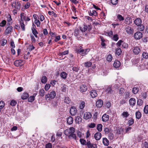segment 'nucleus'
<instances>
[{
	"mask_svg": "<svg viewBox=\"0 0 148 148\" xmlns=\"http://www.w3.org/2000/svg\"><path fill=\"white\" fill-rule=\"evenodd\" d=\"M6 23V21L5 20H3L0 23V26L3 27L5 26Z\"/></svg>",
	"mask_w": 148,
	"mask_h": 148,
	"instance_id": "obj_47",
	"label": "nucleus"
},
{
	"mask_svg": "<svg viewBox=\"0 0 148 148\" xmlns=\"http://www.w3.org/2000/svg\"><path fill=\"white\" fill-rule=\"evenodd\" d=\"M89 15L90 16H96L97 15V14L96 11L95 10H93L92 11H90L89 13Z\"/></svg>",
	"mask_w": 148,
	"mask_h": 148,
	"instance_id": "obj_28",
	"label": "nucleus"
},
{
	"mask_svg": "<svg viewBox=\"0 0 148 148\" xmlns=\"http://www.w3.org/2000/svg\"><path fill=\"white\" fill-rule=\"evenodd\" d=\"M73 121V118L71 116H69L67 119V122L69 125L72 124Z\"/></svg>",
	"mask_w": 148,
	"mask_h": 148,
	"instance_id": "obj_21",
	"label": "nucleus"
},
{
	"mask_svg": "<svg viewBox=\"0 0 148 148\" xmlns=\"http://www.w3.org/2000/svg\"><path fill=\"white\" fill-rule=\"evenodd\" d=\"M133 50V53L136 55L138 54L140 51V48L137 47H134Z\"/></svg>",
	"mask_w": 148,
	"mask_h": 148,
	"instance_id": "obj_8",
	"label": "nucleus"
},
{
	"mask_svg": "<svg viewBox=\"0 0 148 148\" xmlns=\"http://www.w3.org/2000/svg\"><path fill=\"white\" fill-rule=\"evenodd\" d=\"M125 30L126 32L128 34H132L134 30L133 28L129 26H126L125 28Z\"/></svg>",
	"mask_w": 148,
	"mask_h": 148,
	"instance_id": "obj_5",
	"label": "nucleus"
},
{
	"mask_svg": "<svg viewBox=\"0 0 148 148\" xmlns=\"http://www.w3.org/2000/svg\"><path fill=\"white\" fill-rule=\"evenodd\" d=\"M17 103L16 101L15 100H12L10 103V105L12 106H15Z\"/></svg>",
	"mask_w": 148,
	"mask_h": 148,
	"instance_id": "obj_40",
	"label": "nucleus"
},
{
	"mask_svg": "<svg viewBox=\"0 0 148 148\" xmlns=\"http://www.w3.org/2000/svg\"><path fill=\"white\" fill-rule=\"evenodd\" d=\"M34 22L37 27H39L40 25V22L38 19L35 20Z\"/></svg>",
	"mask_w": 148,
	"mask_h": 148,
	"instance_id": "obj_59",
	"label": "nucleus"
},
{
	"mask_svg": "<svg viewBox=\"0 0 148 148\" xmlns=\"http://www.w3.org/2000/svg\"><path fill=\"white\" fill-rule=\"evenodd\" d=\"M47 81V77L45 76H43L42 78L41 82L42 83H45Z\"/></svg>",
	"mask_w": 148,
	"mask_h": 148,
	"instance_id": "obj_35",
	"label": "nucleus"
},
{
	"mask_svg": "<svg viewBox=\"0 0 148 148\" xmlns=\"http://www.w3.org/2000/svg\"><path fill=\"white\" fill-rule=\"evenodd\" d=\"M136 117L138 119H139L141 117L142 114L140 111H138L136 112Z\"/></svg>",
	"mask_w": 148,
	"mask_h": 148,
	"instance_id": "obj_25",
	"label": "nucleus"
},
{
	"mask_svg": "<svg viewBox=\"0 0 148 148\" xmlns=\"http://www.w3.org/2000/svg\"><path fill=\"white\" fill-rule=\"evenodd\" d=\"M129 103L130 106H134L135 105L136 101L135 99L134 98H131L129 100Z\"/></svg>",
	"mask_w": 148,
	"mask_h": 148,
	"instance_id": "obj_12",
	"label": "nucleus"
},
{
	"mask_svg": "<svg viewBox=\"0 0 148 148\" xmlns=\"http://www.w3.org/2000/svg\"><path fill=\"white\" fill-rule=\"evenodd\" d=\"M66 88L67 86L65 84H64L61 87V91L62 92H65L66 90Z\"/></svg>",
	"mask_w": 148,
	"mask_h": 148,
	"instance_id": "obj_46",
	"label": "nucleus"
},
{
	"mask_svg": "<svg viewBox=\"0 0 148 148\" xmlns=\"http://www.w3.org/2000/svg\"><path fill=\"white\" fill-rule=\"evenodd\" d=\"M143 36L142 33L140 32H137L134 34V37L135 39L139 40Z\"/></svg>",
	"mask_w": 148,
	"mask_h": 148,
	"instance_id": "obj_4",
	"label": "nucleus"
},
{
	"mask_svg": "<svg viewBox=\"0 0 148 148\" xmlns=\"http://www.w3.org/2000/svg\"><path fill=\"white\" fill-rule=\"evenodd\" d=\"M144 111L145 114H148V105H147L145 107Z\"/></svg>",
	"mask_w": 148,
	"mask_h": 148,
	"instance_id": "obj_53",
	"label": "nucleus"
},
{
	"mask_svg": "<svg viewBox=\"0 0 148 148\" xmlns=\"http://www.w3.org/2000/svg\"><path fill=\"white\" fill-rule=\"evenodd\" d=\"M106 92L107 93L109 94H111L113 93V91L112 90L110 86H108L106 90Z\"/></svg>",
	"mask_w": 148,
	"mask_h": 148,
	"instance_id": "obj_16",
	"label": "nucleus"
},
{
	"mask_svg": "<svg viewBox=\"0 0 148 148\" xmlns=\"http://www.w3.org/2000/svg\"><path fill=\"white\" fill-rule=\"evenodd\" d=\"M80 31L77 29H75L74 32V34L76 37L78 36L80 33Z\"/></svg>",
	"mask_w": 148,
	"mask_h": 148,
	"instance_id": "obj_30",
	"label": "nucleus"
},
{
	"mask_svg": "<svg viewBox=\"0 0 148 148\" xmlns=\"http://www.w3.org/2000/svg\"><path fill=\"white\" fill-rule=\"evenodd\" d=\"M130 114L128 113L127 112H123L121 114V116H123V117L127 118L129 116Z\"/></svg>",
	"mask_w": 148,
	"mask_h": 148,
	"instance_id": "obj_27",
	"label": "nucleus"
},
{
	"mask_svg": "<svg viewBox=\"0 0 148 148\" xmlns=\"http://www.w3.org/2000/svg\"><path fill=\"white\" fill-rule=\"evenodd\" d=\"M123 42V41L121 40H120L118 41L116 43V45L118 47H121V45Z\"/></svg>",
	"mask_w": 148,
	"mask_h": 148,
	"instance_id": "obj_58",
	"label": "nucleus"
},
{
	"mask_svg": "<svg viewBox=\"0 0 148 148\" xmlns=\"http://www.w3.org/2000/svg\"><path fill=\"white\" fill-rule=\"evenodd\" d=\"M138 30L140 31H143L145 29L144 25L141 24L139 25H138Z\"/></svg>",
	"mask_w": 148,
	"mask_h": 148,
	"instance_id": "obj_26",
	"label": "nucleus"
},
{
	"mask_svg": "<svg viewBox=\"0 0 148 148\" xmlns=\"http://www.w3.org/2000/svg\"><path fill=\"white\" fill-rule=\"evenodd\" d=\"M143 148H148V143L144 142L143 143Z\"/></svg>",
	"mask_w": 148,
	"mask_h": 148,
	"instance_id": "obj_61",
	"label": "nucleus"
},
{
	"mask_svg": "<svg viewBox=\"0 0 148 148\" xmlns=\"http://www.w3.org/2000/svg\"><path fill=\"white\" fill-rule=\"evenodd\" d=\"M102 125L101 124H98L97 127V129L99 132H101L102 130Z\"/></svg>",
	"mask_w": 148,
	"mask_h": 148,
	"instance_id": "obj_37",
	"label": "nucleus"
},
{
	"mask_svg": "<svg viewBox=\"0 0 148 148\" xmlns=\"http://www.w3.org/2000/svg\"><path fill=\"white\" fill-rule=\"evenodd\" d=\"M143 103V101L141 99H139L137 101V104L139 106H141Z\"/></svg>",
	"mask_w": 148,
	"mask_h": 148,
	"instance_id": "obj_55",
	"label": "nucleus"
},
{
	"mask_svg": "<svg viewBox=\"0 0 148 148\" xmlns=\"http://www.w3.org/2000/svg\"><path fill=\"white\" fill-rule=\"evenodd\" d=\"M5 104L4 102L3 101H0V108L2 109L4 107Z\"/></svg>",
	"mask_w": 148,
	"mask_h": 148,
	"instance_id": "obj_51",
	"label": "nucleus"
},
{
	"mask_svg": "<svg viewBox=\"0 0 148 148\" xmlns=\"http://www.w3.org/2000/svg\"><path fill=\"white\" fill-rule=\"evenodd\" d=\"M80 88L81 92H83L87 90V87L85 85H82L81 86Z\"/></svg>",
	"mask_w": 148,
	"mask_h": 148,
	"instance_id": "obj_19",
	"label": "nucleus"
},
{
	"mask_svg": "<svg viewBox=\"0 0 148 148\" xmlns=\"http://www.w3.org/2000/svg\"><path fill=\"white\" fill-rule=\"evenodd\" d=\"M52 145L50 143H47L45 145L46 148H52Z\"/></svg>",
	"mask_w": 148,
	"mask_h": 148,
	"instance_id": "obj_64",
	"label": "nucleus"
},
{
	"mask_svg": "<svg viewBox=\"0 0 148 148\" xmlns=\"http://www.w3.org/2000/svg\"><path fill=\"white\" fill-rule=\"evenodd\" d=\"M121 63L120 62L117 60H115L113 64V66L115 68H118L120 66Z\"/></svg>",
	"mask_w": 148,
	"mask_h": 148,
	"instance_id": "obj_17",
	"label": "nucleus"
},
{
	"mask_svg": "<svg viewBox=\"0 0 148 148\" xmlns=\"http://www.w3.org/2000/svg\"><path fill=\"white\" fill-rule=\"evenodd\" d=\"M50 86V85L49 84H47L45 87V90L46 91L48 90Z\"/></svg>",
	"mask_w": 148,
	"mask_h": 148,
	"instance_id": "obj_62",
	"label": "nucleus"
},
{
	"mask_svg": "<svg viewBox=\"0 0 148 148\" xmlns=\"http://www.w3.org/2000/svg\"><path fill=\"white\" fill-rule=\"evenodd\" d=\"M134 122V120L133 118H130L128 121L130 126L132 125Z\"/></svg>",
	"mask_w": 148,
	"mask_h": 148,
	"instance_id": "obj_44",
	"label": "nucleus"
},
{
	"mask_svg": "<svg viewBox=\"0 0 148 148\" xmlns=\"http://www.w3.org/2000/svg\"><path fill=\"white\" fill-rule=\"evenodd\" d=\"M45 93V92L44 89H41L39 91V95L42 97H43Z\"/></svg>",
	"mask_w": 148,
	"mask_h": 148,
	"instance_id": "obj_31",
	"label": "nucleus"
},
{
	"mask_svg": "<svg viewBox=\"0 0 148 148\" xmlns=\"http://www.w3.org/2000/svg\"><path fill=\"white\" fill-rule=\"evenodd\" d=\"M29 95L27 93H23L21 96V98L23 99H27L29 97Z\"/></svg>",
	"mask_w": 148,
	"mask_h": 148,
	"instance_id": "obj_23",
	"label": "nucleus"
},
{
	"mask_svg": "<svg viewBox=\"0 0 148 148\" xmlns=\"http://www.w3.org/2000/svg\"><path fill=\"white\" fill-rule=\"evenodd\" d=\"M102 118L103 121L106 122L109 120V116L108 115H106V114H104L102 116Z\"/></svg>",
	"mask_w": 148,
	"mask_h": 148,
	"instance_id": "obj_15",
	"label": "nucleus"
},
{
	"mask_svg": "<svg viewBox=\"0 0 148 148\" xmlns=\"http://www.w3.org/2000/svg\"><path fill=\"white\" fill-rule=\"evenodd\" d=\"M70 112L71 115H75L77 112V109L74 106L71 107L70 110Z\"/></svg>",
	"mask_w": 148,
	"mask_h": 148,
	"instance_id": "obj_7",
	"label": "nucleus"
},
{
	"mask_svg": "<svg viewBox=\"0 0 148 148\" xmlns=\"http://www.w3.org/2000/svg\"><path fill=\"white\" fill-rule=\"evenodd\" d=\"M21 4L18 1H14L12 3V6L13 7L17 10H20V9Z\"/></svg>",
	"mask_w": 148,
	"mask_h": 148,
	"instance_id": "obj_3",
	"label": "nucleus"
},
{
	"mask_svg": "<svg viewBox=\"0 0 148 148\" xmlns=\"http://www.w3.org/2000/svg\"><path fill=\"white\" fill-rule=\"evenodd\" d=\"M80 142L83 145H85V143H86L85 140L83 139H80Z\"/></svg>",
	"mask_w": 148,
	"mask_h": 148,
	"instance_id": "obj_63",
	"label": "nucleus"
},
{
	"mask_svg": "<svg viewBox=\"0 0 148 148\" xmlns=\"http://www.w3.org/2000/svg\"><path fill=\"white\" fill-rule=\"evenodd\" d=\"M112 39L115 41H117L119 39L118 35L117 34L114 35L112 37Z\"/></svg>",
	"mask_w": 148,
	"mask_h": 148,
	"instance_id": "obj_48",
	"label": "nucleus"
},
{
	"mask_svg": "<svg viewBox=\"0 0 148 148\" xmlns=\"http://www.w3.org/2000/svg\"><path fill=\"white\" fill-rule=\"evenodd\" d=\"M112 57L111 54L108 55L107 58L106 60L109 62H110L112 61Z\"/></svg>",
	"mask_w": 148,
	"mask_h": 148,
	"instance_id": "obj_36",
	"label": "nucleus"
},
{
	"mask_svg": "<svg viewBox=\"0 0 148 148\" xmlns=\"http://www.w3.org/2000/svg\"><path fill=\"white\" fill-rule=\"evenodd\" d=\"M21 27L23 31L25 30V26L23 22L20 21Z\"/></svg>",
	"mask_w": 148,
	"mask_h": 148,
	"instance_id": "obj_49",
	"label": "nucleus"
},
{
	"mask_svg": "<svg viewBox=\"0 0 148 148\" xmlns=\"http://www.w3.org/2000/svg\"><path fill=\"white\" fill-rule=\"evenodd\" d=\"M21 21H23V20H25L26 18V17L25 15H24V14L23 13H22L21 14Z\"/></svg>",
	"mask_w": 148,
	"mask_h": 148,
	"instance_id": "obj_38",
	"label": "nucleus"
},
{
	"mask_svg": "<svg viewBox=\"0 0 148 148\" xmlns=\"http://www.w3.org/2000/svg\"><path fill=\"white\" fill-rule=\"evenodd\" d=\"M138 88L135 87L133 88L132 90V92L134 94H136L138 93Z\"/></svg>",
	"mask_w": 148,
	"mask_h": 148,
	"instance_id": "obj_42",
	"label": "nucleus"
},
{
	"mask_svg": "<svg viewBox=\"0 0 148 148\" xmlns=\"http://www.w3.org/2000/svg\"><path fill=\"white\" fill-rule=\"evenodd\" d=\"M103 143L105 146H107L109 144V141L106 138H103Z\"/></svg>",
	"mask_w": 148,
	"mask_h": 148,
	"instance_id": "obj_20",
	"label": "nucleus"
},
{
	"mask_svg": "<svg viewBox=\"0 0 148 148\" xmlns=\"http://www.w3.org/2000/svg\"><path fill=\"white\" fill-rule=\"evenodd\" d=\"M107 135L110 139L111 140L113 139L114 137V135L113 133L110 132Z\"/></svg>",
	"mask_w": 148,
	"mask_h": 148,
	"instance_id": "obj_41",
	"label": "nucleus"
},
{
	"mask_svg": "<svg viewBox=\"0 0 148 148\" xmlns=\"http://www.w3.org/2000/svg\"><path fill=\"white\" fill-rule=\"evenodd\" d=\"M122 52L120 48H118L116 50V54L118 56H120Z\"/></svg>",
	"mask_w": 148,
	"mask_h": 148,
	"instance_id": "obj_29",
	"label": "nucleus"
},
{
	"mask_svg": "<svg viewBox=\"0 0 148 148\" xmlns=\"http://www.w3.org/2000/svg\"><path fill=\"white\" fill-rule=\"evenodd\" d=\"M75 131V129L73 127L70 128L69 129H67L64 131V134L68 137L71 133H74Z\"/></svg>",
	"mask_w": 148,
	"mask_h": 148,
	"instance_id": "obj_2",
	"label": "nucleus"
},
{
	"mask_svg": "<svg viewBox=\"0 0 148 148\" xmlns=\"http://www.w3.org/2000/svg\"><path fill=\"white\" fill-rule=\"evenodd\" d=\"M68 53V50H66L60 53V56H63L67 54Z\"/></svg>",
	"mask_w": 148,
	"mask_h": 148,
	"instance_id": "obj_52",
	"label": "nucleus"
},
{
	"mask_svg": "<svg viewBox=\"0 0 148 148\" xmlns=\"http://www.w3.org/2000/svg\"><path fill=\"white\" fill-rule=\"evenodd\" d=\"M74 133H71L70 135L68 137L69 138H72L76 140V135Z\"/></svg>",
	"mask_w": 148,
	"mask_h": 148,
	"instance_id": "obj_33",
	"label": "nucleus"
},
{
	"mask_svg": "<svg viewBox=\"0 0 148 148\" xmlns=\"http://www.w3.org/2000/svg\"><path fill=\"white\" fill-rule=\"evenodd\" d=\"M90 95L92 98H95L97 95V91L95 90H92L90 92Z\"/></svg>",
	"mask_w": 148,
	"mask_h": 148,
	"instance_id": "obj_13",
	"label": "nucleus"
},
{
	"mask_svg": "<svg viewBox=\"0 0 148 148\" xmlns=\"http://www.w3.org/2000/svg\"><path fill=\"white\" fill-rule=\"evenodd\" d=\"M128 47V45L127 43L124 42L123 41L122 42L121 47L124 48H126Z\"/></svg>",
	"mask_w": 148,
	"mask_h": 148,
	"instance_id": "obj_54",
	"label": "nucleus"
},
{
	"mask_svg": "<svg viewBox=\"0 0 148 148\" xmlns=\"http://www.w3.org/2000/svg\"><path fill=\"white\" fill-rule=\"evenodd\" d=\"M24 63L23 61L22 60H18L15 61L14 62V65L16 66L22 65Z\"/></svg>",
	"mask_w": 148,
	"mask_h": 148,
	"instance_id": "obj_6",
	"label": "nucleus"
},
{
	"mask_svg": "<svg viewBox=\"0 0 148 148\" xmlns=\"http://www.w3.org/2000/svg\"><path fill=\"white\" fill-rule=\"evenodd\" d=\"M75 121L77 123H79L82 121V119L79 116H77L76 118Z\"/></svg>",
	"mask_w": 148,
	"mask_h": 148,
	"instance_id": "obj_43",
	"label": "nucleus"
},
{
	"mask_svg": "<svg viewBox=\"0 0 148 148\" xmlns=\"http://www.w3.org/2000/svg\"><path fill=\"white\" fill-rule=\"evenodd\" d=\"M13 27L12 26L8 27L5 30V33L8 34L10 33L12 31Z\"/></svg>",
	"mask_w": 148,
	"mask_h": 148,
	"instance_id": "obj_18",
	"label": "nucleus"
},
{
	"mask_svg": "<svg viewBox=\"0 0 148 148\" xmlns=\"http://www.w3.org/2000/svg\"><path fill=\"white\" fill-rule=\"evenodd\" d=\"M77 53H84V50L83 49H77Z\"/></svg>",
	"mask_w": 148,
	"mask_h": 148,
	"instance_id": "obj_56",
	"label": "nucleus"
},
{
	"mask_svg": "<svg viewBox=\"0 0 148 148\" xmlns=\"http://www.w3.org/2000/svg\"><path fill=\"white\" fill-rule=\"evenodd\" d=\"M134 24L137 26L140 25L142 23V20L139 18H136L134 21Z\"/></svg>",
	"mask_w": 148,
	"mask_h": 148,
	"instance_id": "obj_11",
	"label": "nucleus"
},
{
	"mask_svg": "<svg viewBox=\"0 0 148 148\" xmlns=\"http://www.w3.org/2000/svg\"><path fill=\"white\" fill-rule=\"evenodd\" d=\"M89 51L90 49H86L85 50H84V53H82V56H84L87 54V52Z\"/></svg>",
	"mask_w": 148,
	"mask_h": 148,
	"instance_id": "obj_50",
	"label": "nucleus"
},
{
	"mask_svg": "<svg viewBox=\"0 0 148 148\" xmlns=\"http://www.w3.org/2000/svg\"><path fill=\"white\" fill-rule=\"evenodd\" d=\"M67 75V74L65 72L63 71L61 73L60 76L63 79H65L66 78Z\"/></svg>",
	"mask_w": 148,
	"mask_h": 148,
	"instance_id": "obj_22",
	"label": "nucleus"
},
{
	"mask_svg": "<svg viewBox=\"0 0 148 148\" xmlns=\"http://www.w3.org/2000/svg\"><path fill=\"white\" fill-rule=\"evenodd\" d=\"M91 114L90 112H86L84 114V118L87 120L91 118Z\"/></svg>",
	"mask_w": 148,
	"mask_h": 148,
	"instance_id": "obj_9",
	"label": "nucleus"
},
{
	"mask_svg": "<svg viewBox=\"0 0 148 148\" xmlns=\"http://www.w3.org/2000/svg\"><path fill=\"white\" fill-rule=\"evenodd\" d=\"M118 19L119 21H122L124 20V18L120 14H118L117 16Z\"/></svg>",
	"mask_w": 148,
	"mask_h": 148,
	"instance_id": "obj_57",
	"label": "nucleus"
},
{
	"mask_svg": "<svg viewBox=\"0 0 148 148\" xmlns=\"http://www.w3.org/2000/svg\"><path fill=\"white\" fill-rule=\"evenodd\" d=\"M103 104V101L101 99L98 100L96 103V106L98 107H101Z\"/></svg>",
	"mask_w": 148,
	"mask_h": 148,
	"instance_id": "obj_14",
	"label": "nucleus"
},
{
	"mask_svg": "<svg viewBox=\"0 0 148 148\" xmlns=\"http://www.w3.org/2000/svg\"><path fill=\"white\" fill-rule=\"evenodd\" d=\"M64 101L65 103H66L68 104H69L71 101L69 97H65Z\"/></svg>",
	"mask_w": 148,
	"mask_h": 148,
	"instance_id": "obj_34",
	"label": "nucleus"
},
{
	"mask_svg": "<svg viewBox=\"0 0 148 148\" xmlns=\"http://www.w3.org/2000/svg\"><path fill=\"white\" fill-rule=\"evenodd\" d=\"M101 136V134L99 132H97L94 135V137L96 140H99Z\"/></svg>",
	"mask_w": 148,
	"mask_h": 148,
	"instance_id": "obj_10",
	"label": "nucleus"
},
{
	"mask_svg": "<svg viewBox=\"0 0 148 148\" xmlns=\"http://www.w3.org/2000/svg\"><path fill=\"white\" fill-rule=\"evenodd\" d=\"M80 30L82 32H84L87 29V26L86 25H84L83 27H80Z\"/></svg>",
	"mask_w": 148,
	"mask_h": 148,
	"instance_id": "obj_24",
	"label": "nucleus"
},
{
	"mask_svg": "<svg viewBox=\"0 0 148 148\" xmlns=\"http://www.w3.org/2000/svg\"><path fill=\"white\" fill-rule=\"evenodd\" d=\"M92 64L91 62H88L84 63V65L85 67H90Z\"/></svg>",
	"mask_w": 148,
	"mask_h": 148,
	"instance_id": "obj_32",
	"label": "nucleus"
},
{
	"mask_svg": "<svg viewBox=\"0 0 148 148\" xmlns=\"http://www.w3.org/2000/svg\"><path fill=\"white\" fill-rule=\"evenodd\" d=\"M85 103L84 101H82L80 103L79 108L80 109H83L85 107Z\"/></svg>",
	"mask_w": 148,
	"mask_h": 148,
	"instance_id": "obj_45",
	"label": "nucleus"
},
{
	"mask_svg": "<svg viewBox=\"0 0 148 148\" xmlns=\"http://www.w3.org/2000/svg\"><path fill=\"white\" fill-rule=\"evenodd\" d=\"M143 56L144 58H145V59L147 58H148V54L147 53L144 52H143Z\"/></svg>",
	"mask_w": 148,
	"mask_h": 148,
	"instance_id": "obj_60",
	"label": "nucleus"
},
{
	"mask_svg": "<svg viewBox=\"0 0 148 148\" xmlns=\"http://www.w3.org/2000/svg\"><path fill=\"white\" fill-rule=\"evenodd\" d=\"M35 96L33 95L30 96L28 99V101L32 102L34 100Z\"/></svg>",
	"mask_w": 148,
	"mask_h": 148,
	"instance_id": "obj_39",
	"label": "nucleus"
},
{
	"mask_svg": "<svg viewBox=\"0 0 148 148\" xmlns=\"http://www.w3.org/2000/svg\"><path fill=\"white\" fill-rule=\"evenodd\" d=\"M56 95V93L54 91H51L50 94H48L45 95V98L46 100H49L50 98L53 99Z\"/></svg>",
	"mask_w": 148,
	"mask_h": 148,
	"instance_id": "obj_1",
	"label": "nucleus"
}]
</instances>
